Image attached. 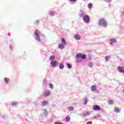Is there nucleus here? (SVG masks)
Here are the masks:
<instances>
[{"instance_id": "nucleus-1", "label": "nucleus", "mask_w": 124, "mask_h": 124, "mask_svg": "<svg viewBox=\"0 0 124 124\" xmlns=\"http://www.w3.org/2000/svg\"><path fill=\"white\" fill-rule=\"evenodd\" d=\"M99 24L100 26H103L104 27H106L107 26V22L105 21L104 18H101L99 20Z\"/></svg>"}, {"instance_id": "nucleus-37", "label": "nucleus", "mask_w": 124, "mask_h": 124, "mask_svg": "<svg viewBox=\"0 0 124 124\" xmlns=\"http://www.w3.org/2000/svg\"><path fill=\"white\" fill-rule=\"evenodd\" d=\"M79 16H80V17H82V15H80Z\"/></svg>"}, {"instance_id": "nucleus-18", "label": "nucleus", "mask_w": 124, "mask_h": 124, "mask_svg": "<svg viewBox=\"0 0 124 124\" xmlns=\"http://www.w3.org/2000/svg\"><path fill=\"white\" fill-rule=\"evenodd\" d=\"M90 115V112L87 111V112H85L83 113L84 116H89Z\"/></svg>"}, {"instance_id": "nucleus-19", "label": "nucleus", "mask_w": 124, "mask_h": 124, "mask_svg": "<svg viewBox=\"0 0 124 124\" xmlns=\"http://www.w3.org/2000/svg\"><path fill=\"white\" fill-rule=\"evenodd\" d=\"M69 121H70V117H69V116H67L66 117V122H69Z\"/></svg>"}, {"instance_id": "nucleus-21", "label": "nucleus", "mask_w": 124, "mask_h": 124, "mask_svg": "<svg viewBox=\"0 0 124 124\" xmlns=\"http://www.w3.org/2000/svg\"><path fill=\"white\" fill-rule=\"evenodd\" d=\"M110 59V56H106L105 59L106 60L107 62H108V60Z\"/></svg>"}, {"instance_id": "nucleus-6", "label": "nucleus", "mask_w": 124, "mask_h": 124, "mask_svg": "<svg viewBox=\"0 0 124 124\" xmlns=\"http://www.w3.org/2000/svg\"><path fill=\"white\" fill-rule=\"evenodd\" d=\"M93 109L94 111H99L100 110V107L97 105H95L93 107Z\"/></svg>"}, {"instance_id": "nucleus-36", "label": "nucleus", "mask_w": 124, "mask_h": 124, "mask_svg": "<svg viewBox=\"0 0 124 124\" xmlns=\"http://www.w3.org/2000/svg\"><path fill=\"white\" fill-rule=\"evenodd\" d=\"M123 93H124V89H123Z\"/></svg>"}, {"instance_id": "nucleus-14", "label": "nucleus", "mask_w": 124, "mask_h": 124, "mask_svg": "<svg viewBox=\"0 0 124 124\" xmlns=\"http://www.w3.org/2000/svg\"><path fill=\"white\" fill-rule=\"evenodd\" d=\"M59 67L60 69H62L63 68H64V65H63V64L62 63H60L59 65Z\"/></svg>"}, {"instance_id": "nucleus-25", "label": "nucleus", "mask_w": 124, "mask_h": 124, "mask_svg": "<svg viewBox=\"0 0 124 124\" xmlns=\"http://www.w3.org/2000/svg\"><path fill=\"white\" fill-rule=\"evenodd\" d=\"M67 67L68 68H71V67H72V65L69 64H67Z\"/></svg>"}, {"instance_id": "nucleus-34", "label": "nucleus", "mask_w": 124, "mask_h": 124, "mask_svg": "<svg viewBox=\"0 0 124 124\" xmlns=\"http://www.w3.org/2000/svg\"><path fill=\"white\" fill-rule=\"evenodd\" d=\"M16 104L15 103H12V105L13 106H14V105H15Z\"/></svg>"}, {"instance_id": "nucleus-24", "label": "nucleus", "mask_w": 124, "mask_h": 124, "mask_svg": "<svg viewBox=\"0 0 124 124\" xmlns=\"http://www.w3.org/2000/svg\"><path fill=\"white\" fill-rule=\"evenodd\" d=\"M49 15H50V16H54V12H50L49 13Z\"/></svg>"}, {"instance_id": "nucleus-2", "label": "nucleus", "mask_w": 124, "mask_h": 124, "mask_svg": "<svg viewBox=\"0 0 124 124\" xmlns=\"http://www.w3.org/2000/svg\"><path fill=\"white\" fill-rule=\"evenodd\" d=\"M40 34V31L39 30H36L34 31V34L35 35L36 40L37 41H40V37H39V34Z\"/></svg>"}, {"instance_id": "nucleus-17", "label": "nucleus", "mask_w": 124, "mask_h": 124, "mask_svg": "<svg viewBox=\"0 0 124 124\" xmlns=\"http://www.w3.org/2000/svg\"><path fill=\"white\" fill-rule=\"evenodd\" d=\"M4 81L5 83H9L10 80H9V78H4Z\"/></svg>"}, {"instance_id": "nucleus-10", "label": "nucleus", "mask_w": 124, "mask_h": 124, "mask_svg": "<svg viewBox=\"0 0 124 124\" xmlns=\"http://www.w3.org/2000/svg\"><path fill=\"white\" fill-rule=\"evenodd\" d=\"M58 48L59 49H63V48H64V46L63 44H59V45L58 46Z\"/></svg>"}, {"instance_id": "nucleus-3", "label": "nucleus", "mask_w": 124, "mask_h": 124, "mask_svg": "<svg viewBox=\"0 0 124 124\" xmlns=\"http://www.w3.org/2000/svg\"><path fill=\"white\" fill-rule=\"evenodd\" d=\"M76 57L77 59H79V58H81L82 60H85V59H86V55L82 54L81 53H78L76 55Z\"/></svg>"}, {"instance_id": "nucleus-29", "label": "nucleus", "mask_w": 124, "mask_h": 124, "mask_svg": "<svg viewBox=\"0 0 124 124\" xmlns=\"http://www.w3.org/2000/svg\"><path fill=\"white\" fill-rule=\"evenodd\" d=\"M39 23V20H36L35 22V24H36V25H37V24H38Z\"/></svg>"}, {"instance_id": "nucleus-5", "label": "nucleus", "mask_w": 124, "mask_h": 124, "mask_svg": "<svg viewBox=\"0 0 124 124\" xmlns=\"http://www.w3.org/2000/svg\"><path fill=\"white\" fill-rule=\"evenodd\" d=\"M83 20L85 23H88L90 22V16L87 15H85L83 16Z\"/></svg>"}, {"instance_id": "nucleus-12", "label": "nucleus", "mask_w": 124, "mask_h": 124, "mask_svg": "<svg viewBox=\"0 0 124 124\" xmlns=\"http://www.w3.org/2000/svg\"><path fill=\"white\" fill-rule=\"evenodd\" d=\"M61 41L62 42V43H63V44H66V41H65V39H64V38H62L61 40Z\"/></svg>"}, {"instance_id": "nucleus-22", "label": "nucleus", "mask_w": 124, "mask_h": 124, "mask_svg": "<svg viewBox=\"0 0 124 124\" xmlns=\"http://www.w3.org/2000/svg\"><path fill=\"white\" fill-rule=\"evenodd\" d=\"M48 86L49 88H50V89H53V84H52V83H49Z\"/></svg>"}, {"instance_id": "nucleus-33", "label": "nucleus", "mask_w": 124, "mask_h": 124, "mask_svg": "<svg viewBox=\"0 0 124 124\" xmlns=\"http://www.w3.org/2000/svg\"><path fill=\"white\" fill-rule=\"evenodd\" d=\"M107 2H110V0H105Z\"/></svg>"}, {"instance_id": "nucleus-15", "label": "nucleus", "mask_w": 124, "mask_h": 124, "mask_svg": "<svg viewBox=\"0 0 124 124\" xmlns=\"http://www.w3.org/2000/svg\"><path fill=\"white\" fill-rule=\"evenodd\" d=\"M88 8H93V3H89L88 5Z\"/></svg>"}, {"instance_id": "nucleus-28", "label": "nucleus", "mask_w": 124, "mask_h": 124, "mask_svg": "<svg viewBox=\"0 0 124 124\" xmlns=\"http://www.w3.org/2000/svg\"><path fill=\"white\" fill-rule=\"evenodd\" d=\"M86 124H93V122L89 121L86 123Z\"/></svg>"}, {"instance_id": "nucleus-11", "label": "nucleus", "mask_w": 124, "mask_h": 124, "mask_svg": "<svg viewBox=\"0 0 124 124\" xmlns=\"http://www.w3.org/2000/svg\"><path fill=\"white\" fill-rule=\"evenodd\" d=\"M115 42H116V39H110V44H113V43H115Z\"/></svg>"}, {"instance_id": "nucleus-20", "label": "nucleus", "mask_w": 124, "mask_h": 124, "mask_svg": "<svg viewBox=\"0 0 124 124\" xmlns=\"http://www.w3.org/2000/svg\"><path fill=\"white\" fill-rule=\"evenodd\" d=\"M74 108L73 107H68V110H69V111H72V110H73Z\"/></svg>"}, {"instance_id": "nucleus-32", "label": "nucleus", "mask_w": 124, "mask_h": 124, "mask_svg": "<svg viewBox=\"0 0 124 124\" xmlns=\"http://www.w3.org/2000/svg\"><path fill=\"white\" fill-rule=\"evenodd\" d=\"M42 105H46V102H44L42 103Z\"/></svg>"}, {"instance_id": "nucleus-13", "label": "nucleus", "mask_w": 124, "mask_h": 124, "mask_svg": "<svg viewBox=\"0 0 124 124\" xmlns=\"http://www.w3.org/2000/svg\"><path fill=\"white\" fill-rule=\"evenodd\" d=\"M55 55H52L50 57L49 60H50V61H54V60H55Z\"/></svg>"}, {"instance_id": "nucleus-9", "label": "nucleus", "mask_w": 124, "mask_h": 124, "mask_svg": "<svg viewBox=\"0 0 124 124\" xmlns=\"http://www.w3.org/2000/svg\"><path fill=\"white\" fill-rule=\"evenodd\" d=\"M91 91H92V92H94V91H96V86L93 85L91 87Z\"/></svg>"}, {"instance_id": "nucleus-4", "label": "nucleus", "mask_w": 124, "mask_h": 124, "mask_svg": "<svg viewBox=\"0 0 124 124\" xmlns=\"http://www.w3.org/2000/svg\"><path fill=\"white\" fill-rule=\"evenodd\" d=\"M50 65L52 67H56L57 65H59V62L57 61H53L50 62Z\"/></svg>"}, {"instance_id": "nucleus-27", "label": "nucleus", "mask_w": 124, "mask_h": 124, "mask_svg": "<svg viewBox=\"0 0 124 124\" xmlns=\"http://www.w3.org/2000/svg\"><path fill=\"white\" fill-rule=\"evenodd\" d=\"M108 103L109 104H113V101L111 100H110L109 101H108Z\"/></svg>"}, {"instance_id": "nucleus-38", "label": "nucleus", "mask_w": 124, "mask_h": 124, "mask_svg": "<svg viewBox=\"0 0 124 124\" xmlns=\"http://www.w3.org/2000/svg\"><path fill=\"white\" fill-rule=\"evenodd\" d=\"M10 48H12V46H10Z\"/></svg>"}, {"instance_id": "nucleus-23", "label": "nucleus", "mask_w": 124, "mask_h": 124, "mask_svg": "<svg viewBox=\"0 0 124 124\" xmlns=\"http://www.w3.org/2000/svg\"><path fill=\"white\" fill-rule=\"evenodd\" d=\"M81 59L79 58H78L77 60H76L77 62H78V63L81 62Z\"/></svg>"}, {"instance_id": "nucleus-7", "label": "nucleus", "mask_w": 124, "mask_h": 124, "mask_svg": "<svg viewBox=\"0 0 124 124\" xmlns=\"http://www.w3.org/2000/svg\"><path fill=\"white\" fill-rule=\"evenodd\" d=\"M75 38L77 40H80L81 39V37L80 36V35L79 34H77L75 35Z\"/></svg>"}, {"instance_id": "nucleus-35", "label": "nucleus", "mask_w": 124, "mask_h": 124, "mask_svg": "<svg viewBox=\"0 0 124 124\" xmlns=\"http://www.w3.org/2000/svg\"><path fill=\"white\" fill-rule=\"evenodd\" d=\"M45 96H47V94L45 93Z\"/></svg>"}, {"instance_id": "nucleus-31", "label": "nucleus", "mask_w": 124, "mask_h": 124, "mask_svg": "<svg viewBox=\"0 0 124 124\" xmlns=\"http://www.w3.org/2000/svg\"><path fill=\"white\" fill-rule=\"evenodd\" d=\"M77 0H70V1H72V2H76Z\"/></svg>"}, {"instance_id": "nucleus-30", "label": "nucleus", "mask_w": 124, "mask_h": 124, "mask_svg": "<svg viewBox=\"0 0 124 124\" xmlns=\"http://www.w3.org/2000/svg\"><path fill=\"white\" fill-rule=\"evenodd\" d=\"M50 93H51V92L50 91H48L47 93V95H49Z\"/></svg>"}, {"instance_id": "nucleus-8", "label": "nucleus", "mask_w": 124, "mask_h": 124, "mask_svg": "<svg viewBox=\"0 0 124 124\" xmlns=\"http://www.w3.org/2000/svg\"><path fill=\"white\" fill-rule=\"evenodd\" d=\"M117 69L119 71V72H123V70H124V67H117Z\"/></svg>"}, {"instance_id": "nucleus-39", "label": "nucleus", "mask_w": 124, "mask_h": 124, "mask_svg": "<svg viewBox=\"0 0 124 124\" xmlns=\"http://www.w3.org/2000/svg\"><path fill=\"white\" fill-rule=\"evenodd\" d=\"M82 15H84V13H82Z\"/></svg>"}, {"instance_id": "nucleus-16", "label": "nucleus", "mask_w": 124, "mask_h": 124, "mask_svg": "<svg viewBox=\"0 0 124 124\" xmlns=\"http://www.w3.org/2000/svg\"><path fill=\"white\" fill-rule=\"evenodd\" d=\"M114 112H115V113H119L120 112V109L119 108H116L114 109Z\"/></svg>"}, {"instance_id": "nucleus-26", "label": "nucleus", "mask_w": 124, "mask_h": 124, "mask_svg": "<svg viewBox=\"0 0 124 124\" xmlns=\"http://www.w3.org/2000/svg\"><path fill=\"white\" fill-rule=\"evenodd\" d=\"M84 102H85L84 105H86V104H87V102H88V99H85L84 100Z\"/></svg>"}]
</instances>
